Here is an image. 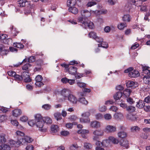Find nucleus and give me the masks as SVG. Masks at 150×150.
Wrapping results in <instances>:
<instances>
[{"label": "nucleus", "mask_w": 150, "mask_h": 150, "mask_svg": "<svg viewBox=\"0 0 150 150\" xmlns=\"http://www.w3.org/2000/svg\"><path fill=\"white\" fill-rule=\"evenodd\" d=\"M108 140L110 141V142H112L115 144H117L119 142L118 140L113 137L110 136L109 137Z\"/></svg>", "instance_id": "nucleus-31"}, {"label": "nucleus", "mask_w": 150, "mask_h": 150, "mask_svg": "<svg viewBox=\"0 0 150 150\" xmlns=\"http://www.w3.org/2000/svg\"><path fill=\"white\" fill-rule=\"evenodd\" d=\"M68 70L70 74L74 75L76 73L77 71V68L73 66L70 67Z\"/></svg>", "instance_id": "nucleus-19"}, {"label": "nucleus", "mask_w": 150, "mask_h": 150, "mask_svg": "<svg viewBox=\"0 0 150 150\" xmlns=\"http://www.w3.org/2000/svg\"><path fill=\"white\" fill-rule=\"evenodd\" d=\"M15 134L17 139L16 143L18 144H21L22 142L21 141L23 142V138L25 136L24 133L19 130H17Z\"/></svg>", "instance_id": "nucleus-4"}, {"label": "nucleus", "mask_w": 150, "mask_h": 150, "mask_svg": "<svg viewBox=\"0 0 150 150\" xmlns=\"http://www.w3.org/2000/svg\"><path fill=\"white\" fill-rule=\"evenodd\" d=\"M118 104H119L120 106L123 108H127V105L126 104L123 103V101L121 102V103H120V102Z\"/></svg>", "instance_id": "nucleus-59"}, {"label": "nucleus", "mask_w": 150, "mask_h": 150, "mask_svg": "<svg viewBox=\"0 0 150 150\" xmlns=\"http://www.w3.org/2000/svg\"><path fill=\"white\" fill-rule=\"evenodd\" d=\"M126 85L127 87L135 88L138 86V83L135 81H129L127 82Z\"/></svg>", "instance_id": "nucleus-10"}, {"label": "nucleus", "mask_w": 150, "mask_h": 150, "mask_svg": "<svg viewBox=\"0 0 150 150\" xmlns=\"http://www.w3.org/2000/svg\"><path fill=\"white\" fill-rule=\"evenodd\" d=\"M60 134L62 136H68L69 134V133L68 131L64 130L60 132Z\"/></svg>", "instance_id": "nucleus-55"}, {"label": "nucleus", "mask_w": 150, "mask_h": 150, "mask_svg": "<svg viewBox=\"0 0 150 150\" xmlns=\"http://www.w3.org/2000/svg\"><path fill=\"white\" fill-rule=\"evenodd\" d=\"M131 19V17L129 14L124 15L122 17V20L124 21L129 22H130Z\"/></svg>", "instance_id": "nucleus-27"}, {"label": "nucleus", "mask_w": 150, "mask_h": 150, "mask_svg": "<svg viewBox=\"0 0 150 150\" xmlns=\"http://www.w3.org/2000/svg\"><path fill=\"white\" fill-rule=\"evenodd\" d=\"M127 26V24L126 23H121L117 25L118 28L120 30H123L124 28Z\"/></svg>", "instance_id": "nucleus-35"}, {"label": "nucleus", "mask_w": 150, "mask_h": 150, "mask_svg": "<svg viewBox=\"0 0 150 150\" xmlns=\"http://www.w3.org/2000/svg\"><path fill=\"white\" fill-rule=\"evenodd\" d=\"M13 46L16 47L20 49H23L24 47V45L22 43H14Z\"/></svg>", "instance_id": "nucleus-44"}, {"label": "nucleus", "mask_w": 150, "mask_h": 150, "mask_svg": "<svg viewBox=\"0 0 150 150\" xmlns=\"http://www.w3.org/2000/svg\"><path fill=\"white\" fill-rule=\"evenodd\" d=\"M131 92V91L130 90L128 89H127L125 90L122 93V96L124 98H127L128 97Z\"/></svg>", "instance_id": "nucleus-21"}, {"label": "nucleus", "mask_w": 150, "mask_h": 150, "mask_svg": "<svg viewBox=\"0 0 150 150\" xmlns=\"http://www.w3.org/2000/svg\"><path fill=\"white\" fill-rule=\"evenodd\" d=\"M44 123H45L47 124H50L52 122V121L51 118L49 117H45L43 119Z\"/></svg>", "instance_id": "nucleus-41"}, {"label": "nucleus", "mask_w": 150, "mask_h": 150, "mask_svg": "<svg viewBox=\"0 0 150 150\" xmlns=\"http://www.w3.org/2000/svg\"><path fill=\"white\" fill-rule=\"evenodd\" d=\"M100 45L101 46L104 48H107L108 47V45L107 42L103 41L101 42Z\"/></svg>", "instance_id": "nucleus-57"}, {"label": "nucleus", "mask_w": 150, "mask_h": 150, "mask_svg": "<svg viewBox=\"0 0 150 150\" xmlns=\"http://www.w3.org/2000/svg\"><path fill=\"white\" fill-rule=\"evenodd\" d=\"M81 13V17H79L78 20L79 22L82 24L81 25L85 28L92 29L94 26L93 23L87 18L91 16V12L87 10H82Z\"/></svg>", "instance_id": "nucleus-2"}, {"label": "nucleus", "mask_w": 150, "mask_h": 150, "mask_svg": "<svg viewBox=\"0 0 150 150\" xmlns=\"http://www.w3.org/2000/svg\"><path fill=\"white\" fill-rule=\"evenodd\" d=\"M35 60V57L34 56H31L28 59V62L29 63H32Z\"/></svg>", "instance_id": "nucleus-49"}, {"label": "nucleus", "mask_w": 150, "mask_h": 150, "mask_svg": "<svg viewBox=\"0 0 150 150\" xmlns=\"http://www.w3.org/2000/svg\"><path fill=\"white\" fill-rule=\"evenodd\" d=\"M68 10L69 12L75 14H77L78 11V9L74 6L70 7Z\"/></svg>", "instance_id": "nucleus-26"}, {"label": "nucleus", "mask_w": 150, "mask_h": 150, "mask_svg": "<svg viewBox=\"0 0 150 150\" xmlns=\"http://www.w3.org/2000/svg\"><path fill=\"white\" fill-rule=\"evenodd\" d=\"M42 107L44 110H48L51 108V106L49 104H47L43 105Z\"/></svg>", "instance_id": "nucleus-42"}, {"label": "nucleus", "mask_w": 150, "mask_h": 150, "mask_svg": "<svg viewBox=\"0 0 150 150\" xmlns=\"http://www.w3.org/2000/svg\"><path fill=\"white\" fill-rule=\"evenodd\" d=\"M127 101L130 104H132L134 103L135 101L133 100V99L130 97L128 98H127Z\"/></svg>", "instance_id": "nucleus-53"}, {"label": "nucleus", "mask_w": 150, "mask_h": 150, "mask_svg": "<svg viewBox=\"0 0 150 150\" xmlns=\"http://www.w3.org/2000/svg\"><path fill=\"white\" fill-rule=\"evenodd\" d=\"M93 134L95 135L102 136L103 134V132L102 130H96L93 132Z\"/></svg>", "instance_id": "nucleus-29"}, {"label": "nucleus", "mask_w": 150, "mask_h": 150, "mask_svg": "<svg viewBox=\"0 0 150 150\" xmlns=\"http://www.w3.org/2000/svg\"><path fill=\"white\" fill-rule=\"evenodd\" d=\"M22 111L20 109H15L12 111V115L13 116L17 117L21 115Z\"/></svg>", "instance_id": "nucleus-17"}, {"label": "nucleus", "mask_w": 150, "mask_h": 150, "mask_svg": "<svg viewBox=\"0 0 150 150\" xmlns=\"http://www.w3.org/2000/svg\"><path fill=\"white\" fill-rule=\"evenodd\" d=\"M124 72L126 73H129L128 76L131 78H137L140 75V73L138 71L133 70L132 67H129L125 70Z\"/></svg>", "instance_id": "nucleus-3"}, {"label": "nucleus", "mask_w": 150, "mask_h": 150, "mask_svg": "<svg viewBox=\"0 0 150 150\" xmlns=\"http://www.w3.org/2000/svg\"><path fill=\"white\" fill-rule=\"evenodd\" d=\"M76 3V0H68L67 2V6L69 8L74 6Z\"/></svg>", "instance_id": "nucleus-22"}, {"label": "nucleus", "mask_w": 150, "mask_h": 150, "mask_svg": "<svg viewBox=\"0 0 150 150\" xmlns=\"http://www.w3.org/2000/svg\"><path fill=\"white\" fill-rule=\"evenodd\" d=\"M120 144L121 146L124 148L128 149L129 146L128 142L125 139H121L120 142Z\"/></svg>", "instance_id": "nucleus-12"}, {"label": "nucleus", "mask_w": 150, "mask_h": 150, "mask_svg": "<svg viewBox=\"0 0 150 150\" xmlns=\"http://www.w3.org/2000/svg\"><path fill=\"white\" fill-rule=\"evenodd\" d=\"M132 3H128L125 5V8H127V10L130 12L131 10L132 9Z\"/></svg>", "instance_id": "nucleus-43"}, {"label": "nucleus", "mask_w": 150, "mask_h": 150, "mask_svg": "<svg viewBox=\"0 0 150 150\" xmlns=\"http://www.w3.org/2000/svg\"><path fill=\"white\" fill-rule=\"evenodd\" d=\"M33 141V139L31 137L28 136H25L23 138V141L22 142L21 145H24L27 144V143H31Z\"/></svg>", "instance_id": "nucleus-9"}, {"label": "nucleus", "mask_w": 150, "mask_h": 150, "mask_svg": "<svg viewBox=\"0 0 150 150\" xmlns=\"http://www.w3.org/2000/svg\"><path fill=\"white\" fill-rule=\"evenodd\" d=\"M33 146L31 145H28L25 148L26 150H33Z\"/></svg>", "instance_id": "nucleus-64"}, {"label": "nucleus", "mask_w": 150, "mask_h": 150, "mask_svg": "<svg viewBox=\"0 0 150 150\" xmlns=\"http://www.w3.org/2000/svg\"><path fill=\"white\" fill-rule=\"evenodd\" d=\"M36 121L34 120H30L29 121L28 123L30 126H33L35 124Z\"/></svg>", "instance_id": "nucleus-58"}, {"label": "nucleus", "mask_w": 150, "mask_h": 150, "mask_svg": "<svg viewBox=\"0 0 150 150\" xmlns=\"http://www.w3.org/2000/svg\"><path fill=\"white\" fill-rule=\"evenodd\" d=\"M17 142V141L16 142L12 139H11L10 140V145H13L16 144L17 145L18 147L21 145V144H18L16 143Z\"/></svg>", "instance_id": "nucleus-62"}, {"label": "nucleus", "mask_w": 150, "mask_h": 150, "mask_svg": "<svg viewBox=\"0 0 150 150\" xmlns=\"http://www.w3.org/2000/svg\"><path fill=\"white\" fill-rule=\"evenodd\" d=\"M79 101L83 104L85 105H87L88 103V102L84 97L79 98Z\"/></svg>", "instance_id": "nucleus-34"}, {"label": "nucleus", "mask_w": 150, "mask_h": 150, "mask_svg": "<svg viewBox=\"0 0 150 150\" xmlns=\"http://www.w3.org/2000/svg\"><path fill=\"white\" fill-rule=\"evenodd\" d=\"M78 86L80 88H83L84 87L86 86V84L84 83L81 82H80L77 83Z\"/></svg>", "instance_id": "nucleus-54"}, {"label": "nucleus", "mask_w": 150, "mask_h": 150, "mask_svg": "<svg viewBox=\"0 0 150 150\" xmlns=\"http://www.w3.org/2000/svg\"><path fill=\"white\" fill-rule=\"evenodd\" d=\"M83 92H80L79 93L80 95L82 96H84L86 95V93H90L91 91V90L89 88H86L84 87L82 89Z\"/></svg>", "instance_id": "nucleus-23"}, {"label": "nucleus", "mask_w": 150, "mask_h": 150, "mask_svg": "<svg viewBox=\"0 0 150 150\" xmlns=\"http://www.w3.org/2000/svg\"><path fill=\"white\" fill-rule=\"evenodd\" d=\"M7 116L5 115H2L0 116V122H2L6 120Z\"/></svg>", "instance_id": "nucleus-56"}, {"label": "nucleus", "mask_w": 150, "mask_h": 150, "mask_svg": "<svg viewBox=\"0 0 150 150\" xmlns=\"http://www.w3.org/2000/svg\"><path fill=\"white\" fill-rule=\"evenodd\" d=\"M118 135L119 137L123 138L126 137L127 136V134L124 131L120 132L118 133Z\"/></svg>", "instance_id": "nucleus-33"}, {"label": "nucleus", "mask_w": 150, "mask_h": 150, "mask_svg": "<svg viewBox=\"0 0 150 150\" xmlns=\"http://www.w3.org/2000/svg\"><path fill=\"white\" fill-rule=\"evenodd\" d=\"M35 121L38 122L43 120L42 117L40 114H37L35 116Z\"/></svg>", "instance_id": "nucleus-40"}, {"label": "nucleus", "mask_w": 150, "mask_h": 150, "mask_svg": "<svg viewBox=\"0 0 150 150\" xmlns=\"http://www.w3.org/2000/svg\"><path fill=\"white\" fill-rule=\"evenodd\" d=\"M44 122V120L37 122L36 125L40 129L39 130L41 132H45L47 131L46 128L43 127Z\"/></svg>", "instance_id": "nucleus-7"}, {"label": "nucleus", "mask_w": 150, "mask_h": 150, "mask_svg": "<svg viewBox=\"0 0 150 150\" xmlns=\"http://www.w3.org/2000/svg\"><path fill=\"white\" fill-rule=\"evenodd\" d=\"M110 144V141L108 139L104 140L102 142L98 141L96 143L97 146L103 147L104 148L108 146Z\"/></svg>", "instance_id": "nucleus-6"}, {"label": "nucleus", "mask_w": 150, "mask_h": 150, "mask_svg": "<svg viewBox=\"0 0 150 150\" xmlns=\"http://www.w3.org/2000/svg\"><path fill=\"white\" fill-rule=\"evenodd\" d=\"M6 135L4 133L0 134V143L3 144L6 142Z\"/></svg>", "instance_id": "nucleus-24"}, {"label": "nucleus", "mask_w": 150, "mask_h": 150, "mask_svg": "<svg viewBox=\"0 0 150 150\" xmlns=\"http://www.w3.org/2000/svg\"><path fill=\"white\" fill-rule=\"evenodd\" d=\"M131 1L134 5L137 6H140L143 2L142 0H132Z\"/></svg>", "instance_id": "nucleus-28"}, {"label": "nucleus", "mask_w": 150, "mask_h": 150, "mask_svg": "<svg viewBox=\"0 0 150 150\" xmlns=\"http://www.w3.org/2000/svg\"><path fill=\"white\" fill-rule=\"evenodd\" d=\"M143 80L145 83H149L150 82V76L148 75H145L143 77Z\"/></svg>", "instance_id": "nucleus-32"}, {"label": "nucleus", "mask_w": 150, "mask_h": 150, "mask_svg": "<svg viewBox=\"0 0 150 150\" xmlns=\"http://www.w3.org/2000/svg\"><path fill=\"white\" fill-rule=\"evenodd\" d=\"M106 107L105 105H103L102 106H100L99 107V110L101 112H105L106 110Z\"/></svg>", "instance_id": "nucleus-61"}, {"label": "nucleus", "mask_w": 150, "mask_h": 150, "mask_svg": "<svg viewBox=\"0 0 150 150\" xmlns=\"http://www.w3.org/2000/svg\"><path fill=\"white\" fill-rule=\"evenodd\" d=\"M105 119L106 120H109L112 118V116L110 114H106L104 115Z\"/></svg>", "instance_id": "nucleus-52"}, {"label": "nucleus", "mask_w": 150, "mask_h": 150, "mask_svg": "<svg viewBox=\"0 0 150 150\" xmlns=\"http://www.w3.org/2000/svg\"><path fill=\"white\" fill-rule=\"evenodd\" d=\"M29 2L26 0H20L18 1V6L20 7H23L28 5Z\"/></svg>", "instance_id": "nucleus-15"}, {"label": "nucleus", "mask_w": 150, "mask_h": 150, "mask_svg": "<svg viewBox=\"0 0 150 150\" xmlns=\"http://www.w3.org/2000/svg\"><path fill=\"white\" fill-rule=\"evenodd\" d=\"M58 126L56 125H53L51 126V133H55L57 131Z\"/></svg>", "instance_id": "nucleus-38"}, {"label": "nucleus", "mask_w": 150, "mask_h": 150, "mask_svg": "<svg viewBox=\"0 0 150 150\" xmlns=\"http://www.w3.org/2000/svg\"><path fill=\"white\" fill-rule=\"evenodd\" d=\"M54 116L55 118L58 120L62 119V115L61 113L59 112H57L54 114Z\"/></svg>", "instance_id": "nucleus-37"}, {"label": "nucleus", "mask_w": 150, "mask_h": 150, "mask_svg": "<svg viewBox=\"0 0 150 150\" xmlns=\"http://www.w3.org/2000/svg\"><path fill=\"white\" fill-rule=\"evenodd\" d=\"M11 123L14 126H17L18 125V121L16 120H11Z\"/></svg>", "instance_id": "nucleus-63"}, {"label": "nucleus", "mask_w": 150, "mask_h": 150, "mask_svg": "<svg viewBox=\"0 0 150 150\" xmlns=\"http://www.w3.org/2000/svg\"><path fill=\"white\" fill-rule=\"evenodd\" d=\"M8 35L5 34H2L0 35V40H3V43L6 44H9V39H6Z\"/></svg>", "instance_id": "nucleus-13"}, {"label": "nucleus", "mask_w": 150, "mask_h": 150, "mask_svg": "<svg viewBox=\"0 0 150 150\" xmlns=\"http://www.w3.org/2000/svg\"><path fill=\"white\" fill-rule=\"evenodd\" d=\"M91 125L92 127L95 128H98L100 126V122L96 121L92 122Z\"/></svg>", "instance_id": "nucleus-25"}, {"label": "nucleus", "mask_w": 150, "mask_h": 150, "mask_svg": "<svg viewBox=\"0 0 150 150\" xmlns=\"http://www.w3.org/2000/svg\"><path fill=\"white\" fill-rule=\"evenodd\" d=\"M144 101L139 100L138 101L137 103L136 107L138 108L141 109L142 108L144 107L145 104L144 103Z\"/></svg>", "instance_id": "nucleus-20"}, {"label": "nucleus", "mask_w": 150, "mask_h": 150, "mask_svg": "<svg viewBox=\"0 0 150 150\" xmlns=\"http://www.w3.org/2000/svg\"><path fill=\"white\" fill-rule=\"evenodd\" d=\"M88 35L90 38L94 39L97 36L96 33L93 32H91L88 34Z\"/></svg>", "instance_id": "nucleus-48"}, {"label": "nucleus", "mask_w": 150, "mask_h": 150, "mask_svg": "<svg viewBox=\"0 0 150 150\" xmlns=\"http://www.w3.org/2000/svg\"><path fill=\"white\" fill-rule=\"evenodd\" d=\"M135 108L132 106H129L126 108V110L129 112H133L135 111Z\"/></svg>", "instance_id": "nucleus-39"}, {"label": "nucleus", "mask_w": 150, "mask_h": 150, "mask_svg": "<svg viewBox=\"0 0 150 150\" xmlns=\"http://www.w3.org/2000/svg\"><path fill=\"white\" fill-rule=\"evenodd\" d=\"M89 132L88 130L86 129H81L79 130L77 133L78 134H87L89 133Z\"/></svg>", "instance_id": "nucleus-47"}, {"label": "nucleus", "mask_w": 150, "mask_h": 150, "mask_svg": "<svg viewBox=\"0 0 150 150\" xmlns=\"http://www.w3.org/2000/svg\"><path fill=\"white\" fill-rule=\"evenodd\" d=\"M140 128L137 126H134L131 128L130 129L131 131L132 132H135L137 131H139L140 130Z\"/></svg>", "instance_id": "nucleus-46"}, {"label": "nucleus", "mask_w": 150, "mask_h": 150, "mask_svg": "<svg viewBox=\"0 0 150 150\" xmlns=\"http://www.w3.org/2000/svg\"><path fill=\"white\" fill-rule=\"evenodd\" d=\"M94 39H95L97 42L99 43L101 42L103 40V39L102 38L98 37L97 36Z\"/></svg>", "instance_id": "nucleus-60"}, {"label": "nucleus", "mask_w": 150, "mask_h": 150, "mask_svg": "<svg viewBox=\"0 0 150 150\" xmlns=\"http://www.w3.org/2000/svg\"><path fill=\"white\" fill-rule=\"evenodd\" d=\"M9 148V146L7 144L2 145L0 146V150H8Z\"/></svg>", "instance_id": "nucleus-45"}, {"label": "nucleus", "mask_w": 150, "mask_h": 150, "mask_svg": "<svg viewBox=\"0 0 150 150\" xmlns=\"http://www.w3.org/2000/svg\"><path fill=\"white\" fill-rule=\"evenodd\" d=\"M31 66L32 65L29 63L26 64L22 67L23 70H25V71L23 72L21 75L17 74L14 71H11L10 72V76L13 77L14 80L18 83L21 82L23 79L25 82H30L32 80L30 78L29 72L30 68Z\"/></svg>", "instance_id": "nucleus-1"}, {"label": "nucleus", "mask_w": 150, "mask_h": 150, "mask_svg": "<svg viewBox=\"0 0 150 150\" xmlns=\"http://www.w3.org/2000/svg\"><path fill=\"white\" fill-rule=\"evenodd\" d=\"M115 117L117 120H120L123 118V115L121 112H117L115 115Z\"/></svg>", "instance_id": "nucleus-36"}, {"label": "nucleus", "mask_w": 150, "mask_h": 150, "mask_svg": "<svg viewBox=\"0 0 150 150\" xmlns=\"http://www.w3.org/2000/svg\"><path fill=\"white\" fill-rule=\"evenodd\" d=\"M68 100L73 104H76L78 101L76 97L74 95L69 94L68 97Z\"/></svg>", "instance_id": "nucleus-11"}, {"label": "nucleus", "mask_w": 150, "mask_h": 150, "mask_svg": "<svg viewBox=\"0 0 150 150\" xmlns=\"http://www.w3.org/2000/svg\"><path fill=\"white\" fill-rule=\"evenodd\" d=\"M90 113L89 112H85L82 115V117L80 118V121L81 122H88L90 121V120L89 118Z\"/></svg>", "instance_id": "nucleus-5"}, {"label": "nucleus", "mask_w": 150, "mask_h": 150, "mask_svg": "<svg viewBox=\"0 0 150 150\" xmlns=\"http://www.w3.org/2000/svg\"><path fill=\"white\" fill-rule=\"evenodd\" d=\"M60 94L61 96L64 98V100L65 99V98H68L69 94V90L66 89H64L60 91Z\"/></svg>", "instance_id": "nucleus-14"}, {"label": "nucleus", "mask_w": 150, "mask_h": 150, "mask_svg": "<svg viewBox=\"0 0 150 150\" xmlns=\"http://www.w3.org/2000/svg\"><path fill=\"white\" fill-rule=\"evenodd\" d=\"M10 30H11V34L12 35L15 36L17 35V34L19 32H18L16 30V28H13V26L12 25L11 27Z\"/></svg>", "instance_id": "nucleus-30"}, {"label": "nucleus", "mask_w": 150, "mask_h": 150, "mask_svg": "<svg viewBox=\"0 0 150 150\" xmlns=\"http://www.w3.org/2000/svg\"><path fill=\"white\" fill-rule=\"evenodd\" d=\"M42 79V77L41 75H37L35 79V85L38 87H40L44 85V84L41 81Z\"/></svg>", "instance_id": "nucleus-8"}, {"label": "nucleus", "mask_w": 150, "mask_h": 150, "mask_svg": "<svg viewBox=\"0 0 150 150\" xmlns=\"http://www.w3.org/2000/svg\"><path fill=\"white\" fill-rule=\"evenodd\" d=\"M106 129L108 132H114L116 131V128L115 127L110 125L107 126Z\"/></svg>", "instance_id": "nucleus-18"}, {"label": "nucleus", "mask_w": 150, "mask_h": 150, "mask_svg": "<svg viewBox=\"0 0 150 150\" xmlns=\"http://www.w3.org/2000/svg\"><path fill=\"white\" fill-rule=\"evenodd\" d=\"M96 119L99 120L102 119L103 117V115L100 113H98L95 115Z\"/></svg>", "instance_id": "nucleus-51"}, {"label": "nucleus", "mask_w": 150, "mask_h": 150, "mask_svg": "<svg viewBox=\"0 0 150 150\" xmlns=\"http://www.w3.org/2000/svg\"><path fill=\"white\" fill-rule=\"evenodd\" d=\"M122 96V93L121 91H119L116 93L113 96V98L116 102Z\"/></svg>", "instance_id": "nucleus-16"}, {"label": "nucleus", "mask_w": 150, "mask_h": 150, "mask_svg": "<svg viewBox=\"0 0 150 150\" xmlns=\"http://www.w3.org/2000/svg\"><path fill=\"white\" fill-rule=\"evenodd\" d=\"M80 147L77 144H74L71 146L70 147V150H75V149H77Z\"/></svg>", "instance_id": "nucleus-50"}]
</instances>
